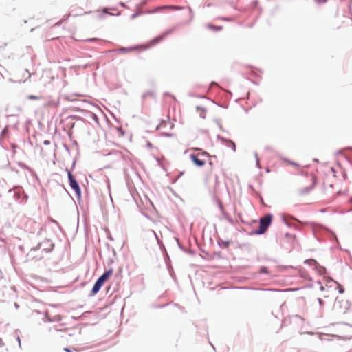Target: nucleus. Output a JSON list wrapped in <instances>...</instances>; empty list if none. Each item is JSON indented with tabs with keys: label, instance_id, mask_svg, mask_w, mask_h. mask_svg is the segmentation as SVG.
Segmentation results:
<instances>
[{
	"label": "nucleus",
	"instance_id": "obj_8",
	"mask_svg": "<svg viewBox=\"0 0 352 352\" xmlns=\"http://www.w3.org/2000/svg\"><path fill=\"white\" fill-rule=\"evenodd\" d=\"M164 38V36L161 35V36H157V37L153 38L148 43H146L145 45H140L141 50H145L149 47H151L155 45L159 42H160Z\"/></svg>",
	"mask_w": 352,
	"mask_h": 352
},
{
	"label": "nucleus",
	"instance_id": "obj_19",
	"mask_svg": "<svg viewBox=\"0 0 352 352\" xmlns=\"http://www.w3.org/2000/svg\"><path fill=\"white\" fill-rule=\"evenodd\" d=\"M3 340L1 338H0V346H3Z\"/></svg>",
	"mask_w": 352,
	"mask_h": 352
},
{
	"label": "nucleus",
	"instance_id": "obj_5",
	"mask_svg": "<svg viewBox=\"0 0 352 352\" xmlns=\"http://www.w3.org/2000/svg\"><path fill=\"white\" fill-rule=\"evenodd\" d=\"M23 230L27 232L34 234L36 230V221L32 219H28L24 225Z\"/></svg>",
	"mask_w": 352,
	"mask_h": 352
},
{
	"label": "nucleus",
	"instance_id": "obj_17",
	"mask_svg": "<svg viewBox=\"0 0 352 352\" xmlns=\"http://www.w3.org/2000/svg\"><path fill=\"white\" fill-rule=\"evenodd\" d=\"M288 164H289L291 165H293V166H299L298 164H297L296 163H294V162H288Z\"/></svg>",
	"mask_w": 352,
	"mask_h": 352
},
{
	"label": "nucleus",
	"instance_id": "obj_2",
	"mask_svg": "<svg viewBox=\"0 0 352 352\" xmlns=\"http://www.w3.org/2000/svg\"><path fill=\"white\" fill-rule=\"evenodd\" d=\"M112 274L113 270L111 269L106 271L101 276L98 278V279L96 280L92 288V295H95L99 292L102 286L104 285V282L109 279V278L112 275Z\"/></svg>",
	"mask_w": 352,
	"mask_h": 352
},
{
	"label": "nucleus",
	"instance_id": "obj_1",
	"mask_svg": "<svg viewBox=\"0 0 352 352\" xmlns=\"http://www.w3.org/2000/svg\"><path fill=\"white\" fill-rule=\"evenodd\" d=\"M316 183L317 177L313 171L302 170L298 180V193L300 195L309 194L315 188Z\"/></svg>",
	"mask_w": 352,
	"mask_h": 352
},
{
	"label": "nucleus",
	"instance_id": "obj_21",
	"mask_svg": "<svg viewBox=\"0 0 352 352\" xmlns=\"http://www.w3.org/2000/svg\"><path fill=\"white\" fill-rule=\"evenodd\" d=\"M17 340H18V341H19V343L20 344V342H21V340H20V338H19V337H18V338H17Z\"/></svg>",
	"mask_w": 352,
	"mask_h": 352
},
{
	"label": "nucleus",
	"instance_id": "obj_22",
	"mask_svg": "<svg viewBox=\"0 0 352 352\" xmlns=\"http://www.w3.org/2000/svg\"><path fill=\"white\" fill-rule=\"evenodd\" d=\"M103 12H105V13H107V9H104V10H103Z\"/></svg>",
	"mask_w": 352,
	"mask_h": 352
},
{
	"label": "nucleus",
	"instance_id": "obj_15",
	"mask_svg": "<svg viewBox=\"0 0 352 352\" xmlns=\"http://www.w3.org/2000/svg\"><path fill=\"white\" fill-rule=\"evenodd\" d=\"M43 243H47L50 244V248H49L50 250L52 248L53 245L49 241L46 240V241H43Z\"/></svg>",
	"mask_w": 352,
	"mask_h": 352
},
{
	"label": "nucleus",
	"instance_id": "obj_20",
	"mask_svg": "<svg viewBox=\"0 0 352 352\" xmlns=\"http://www.w3.org/2000/svg\"><path fill=\"white\" fill-rule=\"evenodd\" d=\"M64 351H65L66 352H72L71 350L68 348H64Z\"/></svg>",
	"mask_w": 352,
	"mask_h": 352
},
{
	"label": "nucleus",
	"instance_id": "obj_9",
	"mask_svg": "<svg viewBox=\"0 0 352 352\" xmlns=\"http://www.w3.org/2000/svg\"><path fill=\"white\" fill-rule=\"evenodd\" d=\"M164 38V36L161 35V36H157V37L153 38L148 43H146L145 45H140L141 50H145L149 47H151L155 45L159 42H160Z\"/></svg>",
	"mask_w": 352,
	"mask_h": 352
},
{
	"label": "nucleus",
	"instance_id": "obj_14",
	"mask_svg": "<svg viewBox=\"0 0 352 352\" xmlns=\"http://www.w3.org/2000/svg\"><path fill=\"white\" fill-rule=\"evenodd\" d=\"M98 39L96 38H89V39H87L85 40V41H88V42H93V41H98Z\"/></svg>",
	"mask_w": 352,
	"mask_h": 352
},
{
	"label": "nucleus",
	"instance_id": "obj_11",
	"mask_svg": "<svg viewBox=\"0 0 352 352\" xmlns=\"http://www.w3.org/2000/svg\"><path fill=\"white\" fill-rule=\"evenodd\" d=\"M28 98L29 100H40L41 98V96H34V95H29L28 96Z\"/></svg>",
	"mask_w": 352,
	"mask_h": 352
},
{
	"label": "nucleus",
	"instance_id": "obj_18",
	"mask_svg": "<svg viewBox=\"0 0 352 352\" xmlns=\"http://www.w3.org/2000/svg\"><path fill=\"white\" fill-rule=\"evenodd\" d=\"M341 302V300L336 299L335 302V306H337L338 304H340Z\"/></svg>",
	"mask_w": 352,
	"mask_h": 352
},
{
	"label": "nucleus",
	"instance_id": "obj_13",
	"mask_svg": "<svg viewBox=\"0 0 352 352\" xmlns=\"http://www.w3.org/2000/svg\"><path fill=\"white\" fill-rule=\"evenodd\" d=\"M260 273L267 274L268 273L267 267H261L260 269Z\"/></svg>",
	"mask_w": 352,
	"mask_h": 352
},
{
	"label": "nucleus",
	"instance_id": "obj_12",
	"mask_svg": "<svg viewBox=\"0 0 352 352\" xmlns=\"http://www.w3.org/2000/svg\"><path fill=\"white\" fill-rule=\"evenodd\" d=\"M207 27L210 29H213V30H220L222 29L221 27H214V25H211V24H208L207 25Z\"/></svg>",
	"mask_w": 352,
	"mask_h": 352
},
{
	"label": "nucleus",
	"instance_id": "obj_3",
	"mask_svg": "<svg viewBox=\"0 0 352 352\" xmlns=\"http://www.w3.org/2000/svg\"><path fill=\"white\" fill-rule=\"evenodd\" d=\"M209 155L206 152L198 153L197 155L192 154L190 157L192 162L197 166H203L206 164V158L209 157Z\"/></svg>",
	"mask_w": 352,
	"mask_h": 352
},
{
	"label": "nucleus",
	"instance_id": "obj_7",
	"mask_svg": "<svg viewBox=\"0 0 352 352\" xmlns=\"http://www.w3.org/2000/svg\"><path fill=\"white\" fill-rule=\"evenodd\" d=\"M135 51H142L140 45L131 46V47H122L118 50H111V52H118V53L126 54V53H130V52H135Z\"/></svg>",
	"mask_w": 352,
	"mask_h": 352
},
{
	"label": "nucleus",
	"instance_id": "obj_10",
	"mask_svg": "<svg viewBox=\"0 0 352 352\" xmlns=\"http://www.w3.org/2000/svg\"><path fill=\"white\" fill-rule=\"evenodd\" d=\"M227 146H230L233 151H236V145L232 141H231V140L228 141Z\"/></svg>",
	"mask_w": 352,
	"mask_h": 352
},
{
	"label": "nucleus",
	"instance_id": "obj_16",
	"mask_svg": "<svg viewBox=\"0 0 352 352\" xmlns=\"http://www.w3.org/2000/svg\"><path fill=\"white\" fill-rule=\"evenodd\" d=\"M305 263H316V261H314V259H310V260H306L305 261Z\"/></svg>",
	"mask_w": 352,
	"mask_h": 352
},
{
	"label": "nucleus",
	"instance_id": "obj_6",
	"mask_svg": "<svg viewBox=\"0 0 352 352\" xmlns=\"http://www.w3.org/2000/svg\"><path fill=\"white\" fill-rule=\"evenodd\" d=\"M68 178L69 180V184L71 188L76 192V193L78 195H80V189L78 186V182L76 181V179L74 178L73 175H72L71 172L67 169Z\"/></svg>",
	"mask_w": 352,
	"mask_h": 352
},
{
	"label": "nucleus",
	"instance_id": "obj_4",
	"mask_svg": "<svg viewBox=\"0 0 352 352\" xmlns=\"http://www.w3.org/2000/svg\"><path fill=\"white\" fill-rule=\"evenodd\" d=\"M272 220L271 214H266L260 219L259 230L256 232L258 234H264L270 226Z\"/></svg>",
	"mask_w": 352,
	"mask_h": 352
}]
</instances>
